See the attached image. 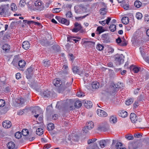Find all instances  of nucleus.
Wrapping results in <instances>:
<instances>
[{"label": "nucleus", "mask_w": 149, "mask_h": 149, "mask_svg": "<svg viewBox=\"0 0 149 149\" xmlns=\"http://www.w3.org/2000/svg\"><path fill=\"white\" fill-rule=\"evenodd\" d=\"M130 70H132V71L136 73H137L139 71V69L138 68L134 66L133 65H131L130 67Z\"/></svg>", "instance_id": "nucleus-18"}, {"label": "nucleus", "mask_w": 149, "mask_h": 149, "mask_svg": "<svg viewBox=\"0 0 149 149\" xmlns=\"http://www.w3.org/2000/svg\"><path fill=\"white\" fill-rule=\"evenodd\" d=\"M71 84L72 83L70 82H67L66 85L63 86H62L61 88H58V92L61 93L64 90L67 89L68 88H69Z\"/></svg>", "instance_id": "nucleus-6"}, {"label": "nucleus", "mask_w": 149, "mask_h": 149, "mask_svg": "<svg viewBox=\"0 0 149 149\" xmlns=\"http://www.w3.org/2000/svg\"><path fill=\"white\" fill-rule=\"evenodd\" d=\"M134 5L136 7L139 8L141 6V3L139 1H136L134 3Z\"/></svg>", "instance_id": "nucleus-33"}, {"label": "nucleus", "mask_w": 149, "mask_h": 149, "mask_svg": "<svg viewBox=\"0 0 149 149\" xmlns=\"http://www.w3.org/2000/svg\"><path fill=\"white\" fill-rule=\"evenodd\" d=\"M111 20V18L110 17H108L107 19L105 20V22L106 24H109L110 20Z\"/></svg>", "instance_id": "nucleus-56"}, {"label": "nucleus", "mask_w": 149, "mask_h": 149, "mask_svg": "<svg viewBox=\"0 0 149 149\" xmlns=\"http://www.w3.org/2000/svg\"><path fill=\"white\" fill-rule=\"evenodd\" d=\"M45 66L46 67L48 66L50 64L49 62V61H45L44 62Z\"/></svg>", "instance_id": "nucleus-62"}, {"label": "nucleus", "mask_w": 149, "mask_h": 149, "mask_svg": "<svg viewBox=\"0 0 149 149\" xmlns=\"http://www.w3.org/2000/svg\"><path fill=\"white\" fill-rule=\"evenodd\" d=\"M100 14L102 15H104L106 14L107 9L105 8H102L100 10Z\"/></svg>", "instance_id": "nucleus-29"}, {"label": "nucleus", "mask_w": 149, "mask_h": 149, "mask_svg": "<svg viewBox=\"0 0 149 149\" xmlns=\"http://www.w3.org/2000/svg\"><path fill=\"white\" fill-rule=\"evenodd\" d=\"M82 105V104L80 101L79 100H77L75 102L74 106L75 107L78 108L80 107Z\"/></svg>", "instance_id": "nucleus-28"}, {"label": "nucleus", "mask_w": 149, "mask_h": 149, "mask_svg": "<svg viewBox=\"0 0 149 149\" xmlns=\"http://www.w3.org/2000/svg\"><path fill=\"white\" fill-rule=\"evenodd\" d=\"M144 20L145 22H149V15H146L144 17Z\"/></svg>", "instance_id": "nucleus-50"}, {"label": "nucleus", "mask_w": 149, "mask_h": 149, "mask_svg": "<svg viewBox=\"0 0 149 149\" xmlns=\"http://www.w3.org/2000/svg\"><path fill=\"white\" fill-rule=\"evenodd\" d=\"M122 22L124 24H126L129 23V18L127 17H123L122 19Z\"/></svg>", "instance_id": "nucleus-19"}, {"label": "nucleus", "mask_w": 149, "mask_h": 149, "mask_svg": "<svg viewBox=\"0 0 149 149\" xmlns=\"http://www.w3.org/2000/svg\"><path fill=\"white\" fill-rule=\"evenodd\" d=\"M36 133L38 135H41L43 133V129L41 128H38L36 130Z\"/></svg>", "instance_id": "nucleus-23"}, {"label": "nucleus", "mask_w": 149, "mask_h": 149, "mask_svg": "<svg viewBox=\"0 0 149 149\" xmlns=\"http://www.w3.org/2000/svg\"><path fill=\"white\" fill-rule=\"evenodd\" d=\"M51 145L50 144H47L45 145L44 149H48L51 147Z\"/></svg>", "instance_id": "nucleus-54"}, {"label": "nucleus", "mask_w": 149, "mask_h": 149, "mask_svg": "<svg viewBox=\"0 0 149 149\" xmlns=\"http://www.w3.org/2000/svg\"><path fill=\"white\" fill-rule=\"evenodd\" d=\"M61 23L62 24H65L66 25H68L69 24V21L66 19L62 18L61 19Z\"/></svg>", "instance_id": "nucleus-21"}, {"label": "nucleus", "mask_w": 149, "mask_h": 149, "mask_svg": "<svg viewBox=\"0 0 149 149\" xmlns=\"http://www.w3.org/2000/svg\"><path fill=\"white\" fill-rule=\"evenodd\" d=\"M97 139H89L88 141V144H90L91 143H93V142H95Z\"/></svg>", "instance_id": "nucleus-47"}, {"label": "nucleus", "mask_w": 149, "mask_h": 149, "mask_svg": "<svg viewBox=\"0 0 149 149\" xmlns=\"http://www.w3.org/2000/svg\"><path fill=\"white\" fill-rule=\"evenodd\" d=\"M19 4L22 7H23L25 4V1L24 0H21L19 3Z\"/></svg>", "instance_id": "nucleus-49"}, {"label": "nucleus", "mask_w": 149, "mask_h": 149, "mask_svg": "<svg viewBox=\"0 0 149 149\" xmlns=\"http://www.w3.org/2000/svg\"><path fill=\"white\" fill-rule=\"evenodd\" d=\"M99 23L103 26H104L106 24L105 20H104L102 21H99Z\"/></svg>", "instance_id": "nucleus-60"}, {"label": "nucleus", "mask_w": 149, "mask_h": 149, "mask_svg": "<svg viewBox=\"0 0 149 149\" xmlns=\"http://www.w3.org/2000/svg\"><path fill=\"white\" fill-rule=\"evenodd\" d=\"M97 30L99 34L103 32L104 31L102 27L100 26H99L97 28Z\"/></svg>", "instance_id": "nucleus-40"}, {"label": "nucleus", "mask_w": 149, "mask_h": 149, "mask_svg": "<svg viewBox=\"0 0 149 149\" xmlns=\"http://www.w3.org/2000/svg\"><path fill=\"white\" fill-rule=\"evenodd\" d=\"M34 4L35 6L34 10L37 12H41L45 8L44 4L40 0H37L35 1Z\"/></svg>", "instance_id": "nucleus-1"}, {"label": "nucleus", "mask_w": 149, "mask_h": 149, "mask_svg": "<svg viewBox=\"0 0 149 149\" xmlns=\"http://www.w3.org/2000/svg\"><path fill=\"white\" fill-rule=\"evenodd\" d=\"M110 121L113 123H115L117 121V119L115 116H111L110 118Z\"/></svg>", "instance_id": "nucleus-31"}, {"label": "nucleus", "mask_w": 149, "mask_h": 149, "mask_svg": "<svg viewBox=\"0 0 149 149\" xmlns=\"http://www.w3.org/2000/svg\"><path fill=\"white\" fill-rule=\"evenodd\" d=\"M81 39V38L79 37L69 36L67 38V41L70 42L75 41V43L78 42Z\"/></svg>", "instance_id": "nucleus-5"}, {"label": "nucleus", "mask_w": 149, "mask_h": 149, "mask_svg": "<svg viewBox=\"0 0 149 149\" xmlns=\"http://www.w3.org/2000/svg\"><path fill=\"white\" fill-rule=\"evenodd\" d=\"M30 47L29 42L28 41H25L23 42L22 44V47L26 50L28 49Z\"/></svg>", "instance_id": "nucleus-12"}, {"label": "nucleus", "mask_w": 149, "mask_h": 149, "mask_svg": "<svg viewBox=\"0 0 149 149\" xmlns=\"http://www.w3.org/2000/svg\"><path fill=\"white\" fill-rule=\"evenodd\" d=\"M21 77V74L19 73H17L16 74V78L17 79H19Z\"/></svg>", "instance_id": "nucleus-59"}, {"label": "nucleus", "mask_w": 149, "mask_h": 149, "mask_svg": "<svg viewBox=\"0 0 149 149\" xmlns=\"http://www.w3.org/2000/svg\"><path fill=\"white\" fill-rule=\"evenodd\" d=\"M7 146L9 149H14L15 148V145L14 142L11 141L7 144Z\"/></svg>", "instance_id": "nucleus-16"}, {"label": "nucleus", "mask_w": 149, "mask_h": 149, "mask_svg": "<svg viewBox=\"0 0 149 149\" xmlns=\"http://www.w3.org/2000/svg\"><path fill=\"white\" fill-rule=\"evenodd\" d=\"M25 64L26 62L25 61L23 60H21L19 61L18 63V65L20 68H23L24 67Z\"/></svg>", "instance_id": "nucleus-22"}, {"label": "nucleus", "mask_w": 149, "mask_h": 149, "mask_svg": "<svg viewBox=\"0 0 149 149\" xmlns=\"http://www.w3.org/2000/svg\"><path fill=\"white\" fill-rule=\"evenodd\" d=\"M10 46L8 44H5L3 46V49L6 52H8L10 49Z\"/></svg>", "instance_id": "nucleus-25"}, {"label": "nucleus", "mask_w": 149, "mask_h": 149, "mask_svg": "<svg viewBox=\"0 0 149 149\" xmlns=\"http://www.w3.org/2000/svg\"><path fill=\"white\" fill-rule=\"evenodd\" d=\"M97 114L101 117H106L107 116V114L104 111L101 109H98L97 110Z\"/></svg>", "instance_id": "nucleus-8"}, {"label": "nucleus", "mask_w": 149, "mask_h": 149, "mask_svg": "<svg viewBox=\"0 0 149 149\" xmlns=\"http://www.w3.org/2000/svg\"><path fill=\"white\" fill-rule=\"evenodd\" d=\"M4 6H1L0 8V13L1 14H2L5 12L6 9Z\"/></svg>", "instance_id": "nucleus-37"}, {"label": "nucleus", "mask_w": 149, "mask_h": 149, "mask_svg": "<svg viewBox=\"0 0 149 149\" xmlns=\"http://www.w3.org/2000/svg\"><path fill=\"white\" fill-rule=\"evenodd\" d=\"M105 126H102L101 125H100L98 127V128L102 130H103L104 131H106L107 130V129H105Z\"/></svg>", "instance_id": "nucleus-53"}, {"label": "nucleus", "mask_w": 149, "mask_h": 149, "mask_svg": "<svg viewBox=\"0 0 149 149\" xmlns=\"http://www.w3.org/2000/svg\"><path fill=\"white\" fill-rule=\"evenodd\" d=\"M114 49L111 47H108L107 50V52L109 53H113Z\"/></svg>", "instance_id": "nucleus-44"}, {"label": "nucleus", "mask_w": 149, "mask_h": 149, "mask_svg": "<svg viewBox=\"0 0 149 149\" xmlns=\"http://www.w3.org/2000/svg\"><path fill=\"white\" fill-rule=\"evenodd\" d=\"M133 101V99L131 98L126 100L125 101V103L126 105H129L132 103Z\"/></svg>", "instance_id": "nucleus-36"}, {"label": "nucleus", "mask_w": 149, "mask_h": 149, "mask_svg": "<svg viewBox=\"0 0 149 149\" xmlns=\"http://www.w3.org/2000/svg\"><path fill=\"white\" fill-rule=\"evenodd\" d=\"M104 48V46L100 44H98L96 46V49L99 51H101L103 50Z\"/></svg>", "instance_id": "nucleus-39"}, {"label": "nucleus", "mask_w": 149, "mask_h": 149, "mask_svg": "<svg viewBox=\"0 0 149 149\" xmlns=\"http://www.w3.org/2000/svg\"><path fill=\"white\" fill-rule=\"evenodd\" d=\"M122 146V144L120 142H117L116 145V148L118 149L119 148L120 149L121 147Z\"/></svg>", "instance_id": "nucleus-42"}, {"label": "nucleus", "mask_w": 149, "mask_h": 149, "mask_svg": "<svg viewBox=\"0 0 149 149\" xmlns=\"http://www.w3.org/2000/svg\"><path fill=\"white\" fill-rule=\"evenodd\" d=\"M107 140H102L98 141V143L100 147L103 148L104 147L105 145L106 144L107 142Z\"/></svg>", "instance_id": "nucleus-10"}, {"label": "nucleus", "mask_w": 149, "mask_h": 149, "mask_svg": "<svg viewBox=\"0 0 149 149\" xmlns=\"http://www.w3.org/2000/svg\"><path fill=\"white\" fill-rule=\"evenodd\" d=\"M53 83L54 85L56 87H58L61 84V83L60 80L59 79H55L53 81Z\"/></svg>", "instance_id": "nucleus-14"}, {"label": "nucleus", "mask_w": 149, "mask_h": 149, "mask_svg": "<svg viewBox=\"0 0 149 149\" xmlns=\"http://www.w3.org/2000/svg\"><path fill=\"white\" fill-rule=\"evenodd\" d=\"M66 15L67 17L71 18L72 17V14L70 11H68L66 13Z\"/></svg>", "instance_id": "nucleus-46"}, {"label": "nucleus", "mask_w": 149, "mask_h": 149, "mask_svg": "<svg viewBox=\"0 0 149 149\" xmlns=\"http://www.w3.org/2000/svg\"><path fill=\"white\" fill-rule=\"evenodd\" d=\"M139 101H136L134 104V107L136 108L139 105Z\"/></svg>", "instance_id": "nucleus-61"}, {"label": "nucleus", "mask_w": 149, "mask_h": 149, "mask_svg": "<svg viewBox=\"0 0 149 149\" xmlns=\"http://www.w3.org/2000/svg\"><path fill=\"white\" fill-rule=\"evenodd\" d=\"M74 28L72 29V31L73 32H77L81 28V26L80 24L78 22H75L74 23Z\"/></svg>", "instance_id": "nucleus-7"}, {"label": "nucleus", "mask_w": 149, "mask_h": 149, "mask_svg": "<svg viewBox=\"0 0 149 149\" xmlns=\"http://www.w3.org/2000/svg\"><path fill=\"white\" fill-rule=\"evenodd\" d=\"M29 133L28 130L26 129H23L22 132V135L25 136H27L28 135Z\"/></svg>", "instance_id": "nucleus-30"}, {"label": "nucleus", "mask_w": 149, "mask_h": 149, "mask_svg": "<svg viewBox=\"0 0 149 149\" xmlns=\"http://www.w3.org/2000/svg\"><path fill=\"white\" fill-rule=\"evenodd\" d=\"M125 138L129 140H132L134 139L133 136L131 135L130 136L126 135L125 136Z\"/></svg>", "instance_id": "nucleus-45"}, {"label": "nucleus", "mask_w": 149, "mask_h": 149, "mask_svg": "<svg viewBox=\"0 0 149 149\" xmlns=\"http://www.w3.org/2000/svg\"><path fill=\"white\" fill-rule=\"evenodd\" d=\"M77 95L79 97H84L85 96L84 93L80 91L77 93Z\"/></svg>", "instance_id": "nucleus-35"}, {"label": "nucleus", "mask_w": 149, "mask_h": 149, "mask_svg": "<svg viewBox=\"0 0 149 149\" xmlns=\"http://www.w3.org/2000/svg\"><path fill=\"white\" fill-rule=\"evenodd\" d=\"M58 117V116L57 115L54 114V115L52 116V118L53 120H55Z\"/></svg>", "instance_id": "nucleus-64"}, {"label": "nucleus", "mask_w": 149, "mask_h": 149, "mask_svg": "<svg viewBox=\"0 0 149 149\" xmlns=\"http://www.w3.org/2000/svg\"><path fill=\"white\" fill-rule=\"evenodd\" d=\"M74 9L75 13L77 14H82L86 11V8L82 5L75 6L74 7Z\"/></svg>", "instance_id": "nucleus-2"}, {"label": "nucleus", "mask_w": 149, "mask_h": 149, "mask_svg": "<svg viewBox=\"0 0 149 149\" xmlns=\"http://www.w3.org/2000/svg\"><path fill=\"white\" fill-rule=\"evenodd\" d=\"M51 92L48 90L44 91L43 93V96L45 97H48L50 95Z\"/></svg>", "instance_id": "nucleus-26"}, {"label": "nucleus", "mask_w": 149, "mask_h": 149, "mask_svg": "<svg viewBox=\"0 0 149 149\" xmlns=\"http://www.w3.org/2000/svg\"><path fill=\"white\" fill-rule=\"evenodd\" d=\"M119 112V116L122 118H125L128 115L127 113L125 111H120Z\"/></svg>", "instance_id": "nucleus-13"}, {"label": "nucleus", "mask_w": 149, "mask_h": 149, "mask_svg": "<svg viewBox=\"0 0 149 149\" xmlns=\"http://www.w3.org/2000/svg\"><path fill=\"white\" fill-rule=\"evenodd\" d=\"M84 105L86 108L87 109H88L92 107L93 104L91 101L86 100L85 102Z\"/></svg>", "instance_id": "nucleus-15"}, {"label": "nucleus", "mask_w": 149, "mask_h": 149, "mask_svg": "<svg viewBox=\"0 0 149 149\" xmlns=\"http://www.w3.org/2000/svg\"><path fill=\"white\" fill-rule=\"evenodd\" d=\"M5 104V101L3 100H0V107H3Z\"/></svg>", "instance_id": "nucleus-48"}, {"label": "nucleus", "mask_w": 149, "mask_h": 149, "mask_svg": "<svg viewBox=\"0 0 149 149\" xmlns=\"http://www.w3.org/2000/svg\"><path fill=\"white\" fill-rule=\"evenodd\" d=\"M100 86L99 83L97 82H94L92 84V86L93 88L97 89L99 88Z\"/></svg>", "instance_id": "nucleus-20"}, {"label": "nucleus", "mask_w": 149, "mask_h": 149, "mask_svg": "<svg viewBox=\"0 0 149 149\" xmlns=\"http://www.w3.org/2000/svg\"><path fill=\"white\" fill-rule=\"evenodd\" d=\"M61 11V9L60 8H56L53 9L52 10L53 12L54 13H58Z\"/></svg>", "instance_id": "nucleus-43"}, {"label": "nucleus", "mask_w": 149, "mask_h": 149, "mask_svg": "<svg viewBox=\"0 0 149 149\" xmlns=\"http://www.w3.org/2000/svg\"><path fill=\"white\" fill-rule=\"evenodd\" d=\"M47 128L49 130H51L54 128V124L52 123H50L48 125Z\"/></svg>", "instance_id": "nucleus-32"}, {"label": "nucleus", "mask_w": 149, "mask_h": 149, "mask_svg": "<svg viewBox=\"0 0 149 149\" xmlns=\"http://www.w3.org/2000/svg\"><path fill=\"white\" fill-rule=\"evenodd\" d=\"M124 56L123 54H117L115 56V62L117 65H120L124 61Z\"/></svg>", "instance_id": "nucleus-3"}, {"label": "nucleus", "mask_w": 149, "mask_h": 149, "mask_svg": "<svg viewBox=\"0 0 149 149\" xmlns=\"http://www.w3.org/2000/svg\"><path fill=\"white\" fill-rule=\"evenodd\" d=\"M63 69L65 70H66L67 71L66 73L68 72V68L67 65H64L63 67Z\"/></svg>", "instance_id": "nucleus-58"}, {"label": "nucleus", "mask_w": 149, "mask_h": 149, "mask_svg": "<svg viewBox=\"0 0 149 149\" xmlns=\"http://www.w3.org/2000/svg\"><path fill=\"white\" fill-rule=\"evenodd\" d=\"M3 127L5 128H9L11 126V122L9 120H6L4 121L2 123Z\"/></svg>", "instance_id": "nucleus-9"}, {"label": "nucleus", "mask_w": 149, "mask_h": 149, "mask_svg": "<svg viewBox=\"0 0 149 149\" xmlns=\"http://www.w3.org/2000/svg\"><path fill=\"white\" fill-rule=\"evenodd\" d=\"M126 45L127 43L125 40H124L123 41H121V42L120 44V45L122 46H125Z\"/></svg>", "instance_id": "nucleus-52"}, {"label": "nucleus", "mask_w": 149, "mask_h": 149, "mask_svg": "<svg viewBox=\"0 0 149 149\" xmlns=\"http://www.w3.org/2000/svg\"><path fill=\"white\" fill-rule=\"evenodd\" d=\"M88 15V14H87L83 16L82 17H75V19H76L78 20V19H83L84 18L86 17Z\"/></svg>", "instance_id": "nucleus-51"}, {"label": "nucleus", "mask_w": 149, "mask_h": 149, "mask_svg": "<svg viewBox=\"0 0 149 149\" xmlns=\"http://www.w3.org/2000/svg\"><path fill=\"white\" fill-rule=\"evenodd\" d=\"M11 10L13 11H15L17 10V7L15 4L12 3L11 5Z\"/></svg>", "instance_id": "nucleus-41"}, {"label": "nucleus", "mask_w": 149, "mask_h": 149, "mask_svg": "<svg viewBox=\"0 0 149 149\" xmlns=\"http://www.w3.org/2000/svg\"><path fill=\"white\" fill-rule=\"evenodd\" d=\"M134 137L136 138H139L142 136L139 134H135L134 135Z\"/></svg>", "instance_id": "nucleus-63"}, {"label": "nucleus", "mask_w": 149, "mask_h": 149, "mask_svg": "<svg viewBox=\"0 0 149 149\" xmlns=\"http://www.w3.org/2000/svg\"><path fill=\"white\" fill-rule=\"evenodd\" d=\"M94 127L93 123L92 121H89L87 123L86 127L88 130H91Z\"/></svg>", "instance_id": "nucleus-17"}, {"label": "nucleus", "mask_w": 149, "mask_h": 149, "mask_svg": "<svg viewBox=\"0 0 149 149\" xmlns=\"http://www.w3.org/2000/svg\"><path fill=\"white\" fill-rule=\"evenodd\" d=\"M73 72L75 74H77L79 72V68L77 66L74 67L72 68Z\"/></svg>", "instance_id": "nucleus-27"}, {"label": "nucleus", "mask_w": 149, "mask_h": 149, "mask_svg": "<svg viewBox=\"0 0 149 149\" xmlns=\"http://www.w3.org/2000/svg\"><path fill=\"white\" fill-rule=\"evenodd\" d=\"M123 7L125 10H128L129 8V6L128 4H126L125 5H123Z\"/></svg>", "instance_id": "nucleus-55"}, {"label": "nucleus", "mask_w": 149, "mask_h": 149, "mask_svg": "<svg viewBox=\"0 0 149 149\" xmlns=\"http://www.w3.org/2000/svg\"><path fill=\"white\" fill-rule=\"evenodd\" d=\"M15 136L16 138L19 139L21 137L22 134L21 132H18L15 133Z\"/></svg>", "instance_id": "nucleus-34"}, {"label": "nucleus", "mask_w": 149, "mask_h": 149, "mask_svg": "<svg viewBox=\"0 0 149 149\" xmlns=\"http://www.w3.org/2000/svg\"><path fill=\"white\" fill-rule=\"evenodd\" d=\"M121 40L120 38H118L117 39H116V41L117 43H118L119 45L120 44L121 42Z\"/></svg>", "instance_id": "nucleus-57"}, {"label": "nucleus", "mask_w": 149, "mask_h": 149, "mask_svg": "<svg viewBox=\"0 0 149 149\" xmlns=\"http://www.w3.org/2000/svg\"><path fill=\"white\" fill-rule=\"evenodd\" d=\"M130 118L132 122L133 123H135L136 121H137L136 115L134 113H131Z\"/></svg>", "instance_id": "nucleus-11"}, {"label": "nucleus", "mask_w": 149, "mask_h": 149, "mask_svg": "<svg viewBox=\"0 0 149 149\" xmlns=\"http://www.w3.org/2000/svg\"><path fill=\"white\" fill-rule=\"evenodd\" d=\"M136 17L137 19H141L143 17L142 14L140 13H137Z\"/></svg>", "instance_id": "nucleus-38"}, {"label": "nucleus", "mask_w": 149, "mask_h": 149, "mask_svg": "<svg viewBox=\"0 0 149 149\" xmlns=\"http://www.w3.org/2000/svg\"><path fill=\"white\" fill-rule=\"evenodd\" d=\"M116 29V26L114 24H111L109 27V29L111 32L114 31Z\"/></svg>", "instance_id": "nucleus-24"}, {"label": "nucleus", "mask_w": 149, "mask_h": 149, "mask_svg": "<svg viewBox=\"0 0 149 149\" xmlns=\"http://www.w3.org/2000/svg\"><path fill=\"white\" fill-rule=\"evenodd\" d=\"M32 112L34 114V116L37 118L40 113H42V111L39 107L37 106L35 108L34 110Z\"/></svg>", "instance_id": "nucleus-4"}]
</instances>
